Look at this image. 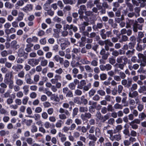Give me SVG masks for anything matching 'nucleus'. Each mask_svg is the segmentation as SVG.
I'll list each match as a JSON object with an SVG mask.
<instances>
[{
	"label": "nucleus",
	"mask_w": 146,
	"mask_h": 146,
	"mask_svg": "<svg viewBox=\"0 0 146 146\" xmlns=\"http://www.w3.org/2000/svg\"><path fill=\"white\" fill-rule=\"evenodd\" d=\"M43 8L44 10L48 11L50 8V5L48 3H46L44 5Z\"/></svg>",
	"instance_id": "33"
},
{
	"label": "nucleus",
	"mask_w": 146,
	"mask_h": 146,
	"mask_svg": "<svg viewBox=\"0 0 146 146\" xmlns=\"http://www.w3.org/2000/svg\"><path fill=\"white\" fill-rule=\"evenodd\" d=\"M29 98L28 97L26 96L24 98L22 101V103L23 104L26 105L27 104L28 100Z\"/></svg>",
	"instance_id": "47"
},
{
	"label": "nucleus",
	"mask_w": 146,
	"mask_h": 146,
	"mask_svg": "<svg viewBox=\"0 0 146 146\" xmlns=\"http://www.w3.org/2000/svg\"><path fill=\"white\" fill-rule=\"evenodd\" d=\"M140 61L141 62L140 65L141 66H146V57L140 60Z\"/></svg>",
	"instance_id": "26"
},
{
	"label": "nucleus",
	"mask_w": 146,
	"mask_h": 146,
	"mask_svg": "<svg viewBox=\"0 0 146 146\" xmlns=\"http://www.w3.org/2000/svg\"><path fill=\"white\" fill-rule=\"evenodd\" d=\"M42 109L41 107H38L36 108L35 112L36 113H39L42 111Z\"/></svg>",
	"instance_id": "54"
},
{
	"label": "nucleus",
	"mask_w": 146,
	"mask_h": 146,
	"mask_svg": "<svg viewBox=\"0 0 146 146\" xmlns=\"http://www.w3.org/2000/svg\"><path fill=\"white\" fill-rule=\"evenodd\" d=\"M80 128L81 126H78V128L77 129V130L79 131H80V130H81L84 133H86V132L87 129L85 127L83 126H82L81 128Z\"/></svg>",
	"instance_id": "27"
},
{
	"label": "nucleus",
	"mask_w": 146,
	"mask_h": 146,
	"mask_svg": "<svg viewBox=\"0 0 146 146\" xmlns=\"http://www.w3.org/2000/svg\"><path fill=\"white\" fill-rule=\"evenodd\" d=\"M139 117L141 119V120H142L146 117V115L144 113L142 112L139 115Z\"/></svg>",
	"instance_id": "34"
},
{
	"label": "nucleus",
	"mask_w": 146,
	"mask_h": 146,
	"mask_svg": "<svg viewBox=\"0 0 146 146\" xmlns=\"http://www.w3.org/2000/svg\"><path fill=\"white\" fill-rule=\"evenodd\" d=\"M113 6L114 7L113 8V10L115 12L117 10V8L119 7L120 5L118 2H116L113 3Z\"/></svg>",
	"instance_id": "16"
},
{
	"label": "nucleus",
	"mask_w": 146,
	"mask_h": 146,
	"mask_svg": "<svg viewBox=\"0 0 146 146\" xmlns=\"http://www.w3.org/2000/svg\"><path fill=\"white\" fill-rule=\"evenodd\" d=\"M100 77L101 80H104L107 78V75L105 74H101Z\"/></svg>",
	"instance_id": "37"
},
{
	"label": "nucleus",
	"mask_w": 146,
	"mask_h": 146,
	"mask_svg": "<svg viewBox=\"0 0 146 146\" xmlns=\"http://www.w3.org/2000/svg\"><path fill=\"white\" fill-rule=\"evenodd\" d=\"M130 40L132 42V43L136 44V38L135 36H132L130 38Z\"/></svg>",
	"instance_id": "51"
},
{
	"label": "nucleus",
	"mask_w": 146,
	"mask_h": 146,
	"mask_svg": "<svg viewBox=\"0 0 146 146\" xmlns=\"http://www.w3.org/2000/svg\"><path fill=\"white\" fill-rule=\"evenodd\" d=\"M78 111V109L77 108H75L73 111L72 116L73 117H74L77 114Z\"/></svg>",
	"instance_id": "39"
},
{
	"label": "nucleus",
	"mask_w": 146,
	"mask_h": 146,
	"mask_svg": "<svg viewBox=\"0 0 146 146\" xmlns=\"http://www.w3.org/2000/svg\"><path fill=\"white\" fill-rule=\"evenodd\" d=\"M75 93L77 95L80 96L82 94V92L81 90L77 89L75 91Z\"/></svg>",
	"instance_id": "59"
},
{
	"label": "nucleus",
	"mask_w": 146,
	"mask_h": 146,
	"mask_svg": "<svg viewBox=\"0 0 146 146\" xmlns=\"http://www.w3.org/2000/svg\"><path fill=\"white\" fill-rule=\"evenodd\" d=\"M13 81V80L9 78H4V82L6 84H8L9 83Z\"/></svg>",
	"instance_id": "28"
},
{
	"label": "nucleus",
	"mask_w": 146,
	"mask_h": 146,
	"mask_svg": "<svg viewBox=\"0 0 146 146\" xmlns=\"http://www.w3.org/2000/svg\"><path fill=\"white\" fill-rule=\"evenodd\" d=\"M39 62V60H38L34 58H32L29 59V60L28 63L32 66L33 67L38 65V64Z\"/></svg>",
	"instance_id": "5"
},
{
	"label": "nucleus",
	"mask_w": 146,
	"mask_h": 146,
	"mask_svg": "<svg viewBox=\"0 0 146 146\" xmlns=\"http://www.w3.org/2000/svg\"><path fill=\"white\" fill-rule=\"evenodd\" d=\"M88 138L90 140H92V141H96L97 138L94 134H90L88 135Z\"/></svg>",
	"instance_id": "22"
},
{
	"label": "nucleus",
	"mask_w": 146,
	"mask_h": 146,
	"mask_svg": "<svg viewBox=\"0 0 146 146\" xmlns=\"http://www.w3.org/2000/svg\"><path fill=\"white\" fill-rule=\"evenodd\" d=\"M50 99L52 100H54L55 102H59L60 100L59 98L58 97L57 95L55 94H53L52 95Z\"/></svg>",
	"instance_id": "15"
},
{
	"label": "nucleus",
	"mask_w": 146,
	"mask_h": 146,
	"mask_svg": "<svg viewBox=\"0 0 146 146\" xmlns=\"http://www.w3.org/2000/svg\"><path fill=\"white\" fill-rule=\"evenodd\" d=\"M122 129V127L121 125H118L116 127L115 129H114L113 131V133H115L118 132L119 131L121 130Z\"/></svg>",
	"instance_id": "24"
},
{
	"label": "nucleus",
	"mask_w": 146,
	"mask_h": 146,
	"mask_svg": "<svg viewBox=\"0 0 146 146\" xmlns=\"http://www.w3.org/2000/svg\"><path fill=\"white\" fill-rule=\"evenodd\" d=\"M64 123V122L61 120H58L56 124V126L57 128H60L61 127L62 124Z\"/></svg>",
	"instance_id": "18"
},
{
	"label": "nucleus",
	"mask_w": 146,
	"mask_h": 146,
	"mask_svg": "<svg viewBox=\"0 0 146 146\" xmlns=\"http://www.w3.org/2000/svg\"><path fill=\"white\" fill-rule=\"evenodd\" d=\"M23 65L21 64H17L16 65L13 66L12 67V69L15 71L17 72L23 69Z\"/></svg>",
	"instance_id": "12"
},
{
	"label": "nucleus",
	"mask_w": 146,
	"mask_h": 146,
	"mask_svg": "<svg viewBox=\"0 0 146 146\" xmlns=\"http://www.w3.org/2000/svg\"><path fill=\"white\" fill-rule=\"evenodd\" d=\"M24 16V14L23 13L21 12L19 13V15L16 21H20L22 20L23 19V17Z\"/></svg>",
	"instance_id": "20"
},
{
	"label": "nucleus",
	"mask_w": 146,
	"mask_h": 146,
	"mask_svg": "<svg viewBox=\"0 0 146 146\" xmlns=\"http://www.w3.org/2000/svg\"><path fill=\"white\" fill-rule=\"evenodd\" d=\"M128 59L124 56L118 57L117 59V62L118 63H124V64H126L127 63Z\"/></svg>",
	"instance_id": "4"
},
{
	"label": "nucleus",
	"mask_w": 146,
	"mask_h": 146,
	"mask_svg": "<svg viewBox=\"0 0 146 146\" xmlns=\"http://www.w3.org/2000/svg\"><path fill=\"white\" fill-rule=\"evenodd\" d=\"M53 20L54 21L58 23H60L61 21V19L57 16H55L53 18Z\"/></svg>",
	"instance_id": "40"
},
{
	"label": "nucleus",
	"mask_w": 146,
	"mask_h": 146,
	"mask_svg": "<svg viewBox=\"0 0 146 146\" xmlns=\"http://www.w3.org/2000/svg\"><path fill=\"white\" fill-rule=\"evenodd\" d=\"M1 54L3 57L6 56L8 55L7 52L6 50H4L1 52Z\"/></svg>",
	"instance_id": "61"
},
{
	"label": "nucleus",
	"mask_w": 146,
	"mask_h": 146,
	"mask_svg": "<svg viewBox=\"0 0 146 146\" xmlns=\"http://www.w3.org/2000/svg\"><path fill=\"white\" fill-rule=\"evenodd\" d=\"M62 92L67 98H72L73 96L72 91L70 90L67 87L63 88Z\"/></svg>",
	"instance_id": "2"
},
{
	"label": "nucleus",
	"mask_w": 146,
	"mask_h": 146,
	"mask_svg": "<svg viewBox=\"0 0 146 146\" xmlns=\"http://www.w3.org/2000/svg\"><path fill=\"white\" fill-rule=\"evenodd\" d=\"M88 0H78L77 5L78 6L80 4L86 3Z\"/></svg>",
	"instance_id": "38"
},
{
	"label": "nucleus",
	"mask_w": 146,
	"mask_h": 146,
	"mask_svg": "<svg viewBox=\"0 0 146 146\" xmlns=\"http://www.w3.org/2000/svg\"><path fill=\"white\" fill-rule=\"evenodd\" d=\"M5 6L6 8L11 9L12 8V5L9 2H6L5 3Z\"/></svg>",
	"instance_id": "49"
},
{
	"label": "nucleus",
	"mask_w": 146,
	"mask_h": 146,
	"mask_svg": "<svg viewBox=\"0 0 146 146\" xmlns=\"http://www.w3.org/2000/svg\"><path fill=\"white\" fill-rule=\"evenodd\" d=\"M135 51V49H133L131 50H128L126 52V54L127 56H132L134 53Z\"/></svg>",
	"instance_id": "21"
},
{
	"label": "nucleus",
	"mask_w": 146,
	"mask_h": 146,
	"mask_svg": "<svg viewBox=\"0 0 146 146\" xmlns=\"http://www.w3.org/2000/svg\"><path fill=\"white\" fill-rule=\"evenodd\" d=\"M25 73L23 71H22L18 74V76L21 78H23L24 76Z\"/></svg>",
	"instance_id": "46"
},
{
	"label": "nucleus",
	"mask_w": 146,
	"mask_h": 146,
	"mask_svg": "<svg viewBox=\"0 0 146 146\" xmlns=\"http://www.w3.org/2000/svg\"><path fill=\"white\" fill-rule=\"evenodd\" d=\"M97 93L101 96L105 95L106 94L105 92L103 90H99L97 91Z\"/></svg>",
	"instance_id": "42"
},
{
	"label": "nucleus",
	"mask_w": 146,
	"mask_h": 146,
	"mask_svg": "<svg viewBox=\"0 0 146 146\" xmlns=\"http://www.w3.org/2000/svg\"><path fill=\"white\" fill-rule=\"evenodd\" d=\"M86 83L84 80H82L79 83V84L78 85L77 88L82 89L83 88V87L86 84Z\"/></svg>",
	"instance_id": "14"
},
{
	"label": "nucleus",
	"mask_w": 146,
	"mask_h": 146,
	"mask_svg": "<svg viewBox=\"0 0 146 146\" xmlns=\"http://www.w3.org/2000/svg\"><path fill=\"white\" fill-rule=\"evenodd\" d=\"M98 62L95 60H93L91 62V64L93 66H96L98 65Z\"/></svg>",
	"instance_id": "58"
},
{
	"label": "nucleus",
	"mask_w": 146,
	"mask_h": 146,
	"mask_svg": "<svg viewBox=\"0 0 146 146\" xmlns=\"http://www.w3.org/2000/svg\"><path fill=\"white\" fill-rule=\"evenodd\" d=\"M33 9V5L32 4H27L23 8V11L26 13H27L28 11H31Z\"/></svg>",
	"instance_id": "8"
},
{
	"label": "nucleus",
	"mask_w": 146,
	"mask_h": 146,
	"mask_svg": "<svg viewBox=\"0 0 146 146\" xmlns=\"http://www.w3.org/2000/svg\"><path fill=\"white\" fill-rule=\"evenodd\" d=\"M86 10V7L85 5H82L80 7V8L78 10V13L79 15L84 14Z\"/></svg>",
	"instance_id": "10"
},
{
	"label": "nucleus",
	"mask_w": 146,
	"mask_h": 146,
	"mask_svg": "<svg viewBox=\"0 0 146 146\" xmlns=\"http://www.w3.org/2000/svg\"><path fill=\"white\" fill-rule=\"evenodd\" d=\"M24 4V2L22 0L18 1L15 4L16 8L18 9L17 7H18L19 6H22Z\"/></svg>",
	"instance_id": "25"
},
{
	"label": "nucleus",
	"mask_w": 146,
	"mask_h": 146,
	"mask_svg": "<svg viewBox=\"0 0 146 146\" xmlns=\"http://www.w3.org/2000/svg\"><path fill=\"white\" fill-rule=\"evenodd\" d=\"M27 113L29 114V115H31V114L32 113V111L31 109V108L30 107H28L27 108Z\"/></svg>",
	"instance_id": "63"
},
{
	"label": "nucleus",
	"mask_w": 146,
	"mask_h": 146,
	"mask_svg": "<svg viewBox=\"0 0 146 146\" xmlns=\"http://www.w3.org/2000/svg\"><path fill=\"white\" fill-rule=\"evenodd\" d=\"M115 122V120L112 118H110L108 121V123L112 125Z\"/></svg>",
	"instance_id": "64"
},
{
	"label": "nucleus",
	"mask_w": 146,
	"mask_h": 146,
	"mask_svg": "<svg viewBox=\"0 0 146 146\" xmlns=\"http://www.w3.org/2000/svg\"><path fill=\"white\" fill-rule=\"evenodd\" d=\"M123 19V17H122L121 16V18H115V21L116 23H120L121 21H122Z\"/></svg>",
	"instance_id": "52"
},
{
	"label": "nucleus",
	"mask_w": 146,
	"mask_h": 146,
	"mask_svg": "<svg viewBox=\"0 0 146 146\" xmlns=\"http://www.w3.org/2000/svg\"><path fill=\"white\" fill-rule=\"evenodd\" d=\"M114 108L116 109H122L123 108V106L118 103H117L114 105Z\"/></svg>",
	"instance_id": "50"
},
{
	"label": "nucleus",
	"mask_w": 146,
	"mask_h": 146,
	"mask_svg": "<svg viewBox=\"0 0 146 146\" xmlns=\"http://www.w3.org/2000/svg\"><path fill=\"white\" fill-rule=\"evenodd\" d=\"M69 88L72 90H75L76 86L73 82L70 83L68 86Z\"/></svg>",
	"instance_id": "31"
},
{
	"label": "nucleus",
	"mask_w": 146,
	"mask_h": 146,
	"mask_svg": "<svg viewBox=\"0 0 146 146\" xmlns=\"http://www.w3.org/2000/svg\"><path fill=\"white\" fill-rule=\"evenodd\" d=\"M29 86L25 85L23 86V89L24 90V93L25 95H27L29 91Z\"/></svg>",
	"instance_id": "29"
},
{
	"label": "nucleus",
	"mask_w": 146,
	"mask_h": 146,
	"mask_svg": "<svg viewBox=\"0 0 146 146\" xmlns=\"http://www.w3.org/2000/svg\"><path fill=\"white\" fill-rule=\"evenodd\" d=\"M107 44L110 47H112L113 46V44L112 43L110 40L107 39L106 40V45Z\"/></svg>",
	"instance_id": "36"
},
{
	"label": "nucleus",
	"mask_w": 146,
	"mask_h": 146,
	"mask_svg": "<svg viewBox=\"0 0 146 146\" xmlns=\"http://www.w3.org/2000/svg\"><path fill=\"white\" fill-rule=\"evenodd\" d=\"M137 85L136 84H133L131 88V91H133V90H136L137 88Z\"/></svg>",
	"instance_id": "60"
},
{
	"label": "nucleus",
	"mask_w": 146,
	"mask_h": 146,
	"mask_svg": "<svg viewBox=\"0 0 146 146\" xmlns=\"http://www.w3.org/2000/svg\"><path fill=\"white\" fill-rule=\"evenodd\" d=\"M128 12V10L127 9H123L122 12V14L121 16L123 17L124 16L126 15L127 14Z\"/></svg>",
	"instance_id": "53"
},
{
	"label": "nucleus",
	"mask_w": 146,
	"mask_h": 146,
	"mask_svg": "<svg viewBox=\"0 0 146 146\" xmlns=\"http://www.w3.org/2000/svg\"><path fill=\"white\" fill-rule=\"evenodd\" d=\"M84 68L86 71H89V72H93V70L89 65H86L84 66Z\"/></svg>",
	"instance_id": "44"
},
{
	"label": "nucleus",
	"mask_w": 146,
	"mask_h": 146,
	"mask_svg": "<svg viewBox=\"0 0 146 146\" xmlns=\"http://www.w3.org/2000/svg\"><path fill=\"white\" fill-rule=\"evenodd\" d=\"M129 124L130 126H131V127L133 129H136L138 128V125L136 124H135L134 123H132V122H129Z\"/></svg>",
	"instance_id": "30"
},
{
	"label": "nucleus",
	"mask_w": 146,
	"mask_h": 146,
	"mask_svg": "<svg viewBox=\"0 0 146 146\" xmlns=\"http://www.w3.org/2000/svg\"><path fill=\"white\" fill-rule=\"evenodd\" d=\"M53 60H55L56 62H59L61 64H63L64 62V59L63 58L60 57L58 55H56L53 58Z\"/></svg>",
	"instance_id": "9"
},
{
	"label": "nucleus",
	"mask_w": 146,
	"mask_h": 146,
	"mask_svg": "<svg viewBox=\"0 0 146 146\" xmlns=\"http://www.w3.org/2000/svg\"><path fill=\"white\" fill-rule=\"evenodd\" d=\"M135 44V43H132L131 42H130L129 43L128 45L125 44L124 45V48L125 50H128L129 48L130 49H134V48Z\"/></svg>",
	"instance_id": "7"
},
{
	"label": "nucleus",
	"mask_w": 146,
	"mask_h": 146,
	"mask_svg": "<svg viewBox=\"0 0 146 146\" xmlns=\"http://www.w3.org/2000/svg\"><path fill=\"white\" fill-rule=\"evenodd\" d=\"M113 138L115 139L116 140L119 141L121 139V136L120 135H115L113 136Z\"/></svg>",
	"instance_id": "41"
},
{
	"label": "nucleus",
	"mask_w": 146,
	"mask_h": 146,
	"mask_svg": "<svg viewBox=\"0 0 146 146\" xmlns=\"http://www.w3.org/2000/svg\"><path fill=\"white\" fill-rule=\"evenodd\" d=\"M16 84L17 85L20 86L23 84V82L22 80L20 79H17L16 81Z\"/></svg>",
	"instance_id": "48"
},
{
	"label": "nucleus",
	"mask_w": 146,
	"mask_h": 146,
	"mask_svg": "<svg viewBox=\"0 0 146 146\" xmlns=\"http://www.w3.org/2000/svg\"><path fill=\"white\" fill-rule=\"evenodd\" d=\"M23 121V122H25L27 126H29L32 123L33 120L32 119L26 120L25 119H24Z\"/></svg>",
	"instance_id": "17"
},
{
	"label": "nucleus",
	"mask_w": 146,
	"mask_h": 146,
	"mask_svg": "<svg viewBox=\"0 0 146 146\" xmlns=\"http://www.w3.org/2000/svg\"><path fill=\"white\" fill-rule=\"evenodd\" d=\"M45 108H48L51 106L50 104L48 102H46L43 103Z\"/></svg>",
	"instance_id": "57"
},
{
	"label": "nucleus",
	"mask_w": 146,
	"mask_h": 146,
	"mask_svg": "<svg viewBox=\"0 0 146 146\" xmlns=\"http://www.w3.org/2000/svg\"><path fill=\"white\" fill-rule=\"evenodd\" d=\"M96 92V90L93 89H92L89 92V96L90 97L93 96Z\"/></svg>",
	"instance_id": "32"
},
{
	"label": "nucleus",
	"mask_w": 146,
	"mask_h": 146,
	"mask_svg": "<svg viewBox=\"0 0 146 146\" xmlns=\"http://www.w3.org/2000/svg\"><path fill=\"white\" fill-rule=\"evenodd\" d=\"M18 55L20 57H23L24 59H26L27 58V53H26L22 49H19L18 52Z\"/></svg>",
	"instance_id": "6"
},
{
	"label": "nucleus",
	"mask_w": 146,
	"mask_h": 146,
	"mask_svg": "<svg viewBox=\"0 0 146 146\" xmlns=\"http://www.w3.org/2000/svg\"><path fill=\"white\" fill-rule=\"evenodd\" d=\"M48 63V61L46 60H42L41 62V65L43 66H46Z\"/></svg>",
	"instance_id": "45"
},
{
	"label": "nucleus",
	"mask_w": 146,
	"mask_h": 146,
	"mask_svg": "<svg viewBox=\"0 0 146 146\" xmlns=\"http://www.w3.org/2000/svg\"><path fill=\"white\" fill-rule=\"evenodd\" d=\"M138 95V93L136 91L133 92L131 94V92H129V97L133 98L135 97Z\"/></svg>",
	"instance_id": "23"
},
{
	"label": "nucleus",
	"mask_w": 146,
	"mask_h": 146,
	"mask_svg": "<svg viewBox=\"0 0 146 146\" xmlns=\"http://www.w3.org/2000/svg\"><path fill=\"white\" fill-rule=\"evenodd\" d=\"M17 42L16 40L13 41L11 43V48L15 50H16L19 48V46L18 44H17Z\"/></svg>",
	"instance_id": "11"
},
{
	"label": "nucleus",
	"mask_w": 146,
	"mask_h": 146,
	"mask_svg": "<svg viewBox=\"0 0 146 146\" xmlns=\"http://www.w3.org/2000/svg\"><path fill=\"white\" fill-rule=\"evenodd\" d=\"M105 30L104 29H103L101 30L100 31V35L102 38L103 39H105L106 38V34L104 33L105 32Z\"/></svg>",
	"instance_id": "19"
},
{
	"label": "nucleus",
	"mask_w": 146,
	"mask_h": 146,
	"mask_svg": "<svg viewBox=\"0 0 146 146\" xmlns=\"http://www.w3.org/2000/svg\"><path fill=\"white\" fill-rule=\"evenodd\" d=\"M140 11V8L139 7H136L135 8V11L138 16H139V12Z\"/></svg>",
	"instance_id": "62"
},
{
	"label": "nucleus",
	"mask_w": 146,
	"mask_h": 146,
	"mask_svg": "<svg viewBox=\"0 0 146 146\" xmlns=\"http://www.w3.org/2000/svg\"><path fill=\"white\" fill-rule=\"evenodd\" d=\"M88 110V109L87 107H80L79 108V111L80 112H87Z\"/></svg>",
	"instance_id": "35"
},
{
	"label": "nucleus",
	"mask_w": 146,
	"mask_h": 146,
	"mask_svg": "<svg viewBox=\"0 0 146 146\" xmlns=\"http://www.w3.org/2000/svg\"><path fill=\"white\" fill-rule=\"evenodd\" d=\"M37 128L36 126L35 125H33L32 126V129H31V131L33 133L37 131Z\"/></svg>",
	"instance_id": "43"
},
{
	"label": "nucleus",
	"mask_w": 146,
	"mask_h": 146,
	"mask_svg": "<svg viewBox=\"0 0 146 146\" xmlns=\"http://www.w3.org/2000/svg\"><path fill=\"white\" fill-rule=\"evenodd\" d=\"M138 56L139 61L143 59L146 57L145 56H144L143 54L141 53H139L138 54Z\"/></svg>",
	"instance_id": "56"
},
{
	"label": "nucleus",
	"mask_w": 146,
	"mask_h": 146,
	"mask_svg": "<svg viewBox=\"0 0 146 146\" xmlns=\"http://www.w3.org/2000/svg\"><path fill=\"white\" fill-rule=\"evenodd\" d=\"M142 24H140L137 21H136L133 26V30L134 32H137L138 29L142 30Z\"/></svg>",
	"instance_id": "3"
},
{
	"label": "nucleus",
	"mask_w": 146,
	"mask_h": 146,
	"mask_svg": "<svg viewBox=\"0 0 146 146\" xmlns=\"http://www.w3.org/2000/svg\"><path fill=\"white\" fill-rule=\"evenodd\" d=\"M74 102L78 104L86 105L88 103V100L85 98V96L84 95L80 97H76L74 98Z\"/></svg>",
	"instance_id": "1"
},
{
	"label": "nucleus",
	"mask_w": 146,
	"mask_h": 146,
	"mask_svg": "<svg viewBox=\"0 0 146 146\" xmlns=\"http://www.w3.org/2000/svg\"><path fill=\"white\" fill-rule=\"evenodd\" d=\"M47 11V13L49 15L52 16L54 15V12L51 10V8L50 10H48Z\"/></svg>",
	"instance_id": "55"
},
{
	"label": "nucleus",
	"mask_w": 146,
	"mask_h": 146,
	"mask_svg": "<svg viewBox=\"0 0 146 146\" xmlns=\"http://www.w3.org/2000/svg\"><path fill=\"white\" fill-rule=\"evenodd\" d=\"M136 21H137L136 20L134 21V20H129L128 23H127L126 27L127 28H130L131 25L133 26Z\"/></svg>",
	"instance_id": "13"
}]
</instances>
